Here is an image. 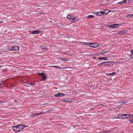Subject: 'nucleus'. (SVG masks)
<instances>
[{"instance_id":"f257e3e1","label":"nucleus","mask_w":133,"mask_h":133,"mask_svg":"<svg viewBox=\"0 0 133 133\" xmlns=\"http://www.w3.org/2000/svg\"><path fill=\"white\" fill-rule=\"evenodd\" d=\"M19 49V48L17 46H11L8 48V50L10 51L13 50H18Z\"/></svg>"},{"instance_id":"f03ea898","label":"nucleus","mask_w":133,"mask_h":133,"mask_svg":"<svg viewBox=\"0 0 133 133\" xmlns=\"http://www.w3.org/2000/svg\"><path fill=\"white\" fill-rule=\"evenodd\" d=\"M65 95L63 93L58 92L57 94H55L54 95V96L56 97H59L64 96Z\"/></svg>"},{"instance_id":"7ed1b4c3","label":"nucleus","mask_w":133,"mask_h":133,"mask_svg":"<svg viewBox=\"0 0 133 133\" xmlns=\"http://www.w3.org/2000/svg\"><path fill=\"white\" fill-rule=\"evenodd\" d=\"M108 64H107V62H102L100 64H99L98 65V66L101 67L102 66H108Z\"/></svg>"},{"instance_id":"20e7f679","label":"nucleus","mask_w":133,"mask_h":133,"mask_svg":"<svg viewBox=\"0 0 133 133\" xmlns=\"http://www.w3.org/2000/svg\"><path fill=\"white\" fill-rule=\"evenodd\" d=\"M18 132L22 130L24 128V125H22V124H18Z\"/></svg>"},{"instance_id":"39448f33","label":"nucleus","mask_w":133,"mask_h":133,"mask_svg":"<svg viewBox=\"0 0 133 133\" xmlns=\"http://www.w3.org/2000/svg\"><path fill=\"white\" fill-rule=\"evenodd\" d=\"M94 14L98 16H101L103 15V11L98 12H94Z\"/></svg>"},{"instance_id":"423d86ee","label":"nucleus","mask_w":133,"mask_h":133,"mask_svg":"<svg viewBox=\"0 0 133 133\" xmlns=\"http://www.w3.org/2000/svg\"><path fill=\"white\" fill-rule=\"evenodd\" d=\"M42 114L41 112L32 114L30 115V116L31 117H34L38 115Z\"/></svg>"},{"instance_id":"0eeeda50","label":"nucleus","mask_w":133,"mask_h":133,"mask_svg":"<svg viewBox=\"0 0 133 133\" xmlns=\"http://www.w3.org/2000/svg\"><path fill=\"white\" fill-rule=\"evenodd\" d=\"M92 45H91L90 46L92 48H96L97 47L99 46V45L98 44L95 43H92Z\"/></svg>"},{"instance_id":"6e6552de","label":"nucleus","mask_w":133,"mask_h":133,"mask_svg":"<svg viewBox=\"0 0 133 133\" xmlns=\"http://www.w3.org/2000/svg\"><path fill=\"white\" fill-rule=\"evenodd\" d=\"M18 125H16L12 127V128L13 130L17 132H18Z\"/></svg>"},{"instance_id":"1a4fd4ad","label":"nucleus","mask_w":133,"mask_h":133,"mask_svg":"<svg viewBox=\"0 0 133 133\" xmlns=\"http://www.w3.org/2000/svg\"><path fill=\"white\" fill-rule=\"evenodd\" d=\"M49 46H43L42 45V51H47L49 49Z\"/></svg>"},{"instance_id":"9d476101","label":"nucleus","mask_w":133,"mask_h":133,"mask_svg":"<svg viewBox=\"0 0 133 133\" xmlns=\"http://www.w3.org/2000/svg\"><path fill=\"white\" fill-rule=\"evenodd\" d=\"M46 79V76L44 73L42 72V81H45Z\"/></svg>"},{"instance_id":"9b49d317","label":"nucleus","mask_w":133,"mask_h":133,"mask_svg":"<svg viewBox=\"0 0 133 133\" xmlns=\"http://www.w3.org/2000/svg\"><path fill=\"white\" fill-rule=\"evenodd\" d=\"M111 11V10L108 9L105 10L104 12H103V15H106L109 12H110Z\"/></svg>"},{"instance_id":"f8f14e48","label":"nucleus","mask_w":133,"mask_h":133,"mask_svg":"<svg viewBox=\"0 0 133 133\" xmlns=\"http://www.w3.org/2000/svg\"><path fill=\"white\" fill-rule=\"evenodd\" d=\"M128 31L126 30H124L123 31H119L118 33L119 34H124L126 33Z\"/></svg>"},{"instance_id":"ddd939ff","label":"nucleus","mask_w":133,"mask_h":133,"mask_svg":"<svg viewBox=\"0 0 133 133\" xmlns=\"http://www.w3.org/2000/svg\"><path fill=\"white\" fill-rule=\"evenodd\" d=\"M50 66L51 67H52L53 68H61V69H63L65 68V67H60V66H56V65L51 66Z\"/></svg>"},{"instance_id":"4468645a","label":"nucleus","mask_w":133,"mask_h":133,"mask_svg":"<svg viewBox=\"0 0 133 133\" xmlns=\"http://www.w3.org/2000/svg\"><path fill=\"white\" fill-rule=\"evenodd\" d=\"M98 59H99V60H102L103 59H104L105 60H107L108 59V58L107 57H98Z\"/></svg>"},{"instance_id":"2eb2a0df","label":"nucleus","mask_w":133,"mask_h":133,"mask_svg":"<svg viewBox=\"0 0 133 133\" xmlns=\"http://www.w3.org/2000/svg\"><path fill=\"white\" fill-rule=\"evenodd\" d=\"M79 20V19H78L76 18V17H73V18L72 19V20L71 21L72 22H76L78 21Z\"/></svg>"},{"instance_id":"dca6fc26","label":"nucleus","mask_w":133,"mask_h":133,"mask_svg":"<svg viewBox=\"0 0 133 133\" xmlns=\"http://www.w3.org/2000/svg\"><path fill=\"white\" fill-rule=\"evenodd\" d=\"M131 0H124L123 2H124L123 4H125L126 3H128L129 2H131Z\"/></svg>"},{"instance_id":"f3484780","label":"nucleus","mask_w":133,"mask_h":133,"mask_svg":"<svg viewBox=\"0 0 133 133\" xmlns=\"http://www.w3.org/2000/svg\"><path fill=\"white\" fill-rule=\"evenodd\" d=\"M114 63L112 62H107V64L108 65V66H110L111 65H113L114 64Z\"/></svg>"},{"instance_id":"a211bd4d","label":"nucleus","mask_w":133,"mask_h":133,"mask_svg":"<svg viewBox=\"0 0 133 133\" xmlns=\"http://www.w3.org/2000/svg\"><path fill=\"white\" fill-rule=\"evenodd\" d=\"M84 43V44L86 45H87L88 46H91V45H92V43H85V42H83Z\"/></svg>"},{"instance_id":"6ab92c4d","label":"nucleus","mask_w":133,"mask_h":133,"mask_svg":"<svg viewBox=\"0 0 133 133\" xmlns=\"http://www.w3.org/2000/svg\"><path fill=\"white\" fill-rule=\"evenodd\" d=\"M39 30H34L32 31V33L34 34H38L39 33Z\"/></svg>"},{"instance_id":"aec40b11","label":"nucleus","mask_w":133,"mask_h":133,"mask_svg":"<svg viewBox=\"0 0 133 133\" xmlns=\"http://www.w3.org/2000/svg\"><path fill=\"white\" fill-rule=\"evenodd\" d=\"M115 25L114 24H111L110 25H109L107 27L108 28H115Z\"/></svg>"},{"instance_id":"412c9836","label":"nucleus","mask_w":133,"mask_h":133,"mask_svg":"<svg viewBox=\"0 0 133 133\" xmlns=\"http://www.w3.org/2000/svg\"><path fill=\"white\" fill-rule=\"evenodd\" d=\"M128 115V116H126V117L125 118V119L126 118H128L131 117H133V115L131 114H127Z\"/></svg>"},{"instance_id":"4be33fe9","label":"nucleus","mask_w":133,"mask_h":133,"mask_svg":"<svg viewBox=\"0 0 133 133\" xmlns=\"http://www.w3.org/2000/svg\"><path fill=\"white\" fill-rule=\"evenodd\" d=\"M118 117V118L125 119V118L122 115H119Z\"/></svg>"},{"instance_id":"5701e85b","label":"nucleus","mask_w":133,"mask_h":133,"mask_svg":"<svg viewBox=\"0 0 133 133\" xmlns=\"http://www.w3.org/2000/svg\"><path fill=\"white\" fill-rule=\"evenodd\" d=\"M116 74V72H113L112 73H108L106 74V75H107L108 76H111L112 75H114Z\"/></svg>"},{"instance_id":"b1692460","label":"nucleus","mask_w":133,"mask_h":133,"mask_svg":"<svg viewBox=\"0 0 133 133\" xmlns=\"http://www.w3.org/2000/svg\"><path fill=\"white\" fill-rule=\"evenodd\" d=\"M131 59H133V57H132V56H133V49H132V50H131Z\"/></svg>"},{"instance_id":"393cba45","label":"nucleus","mask_w":133,"mask_h":133,"mask_svg":"<svg viewBox=\"0 0 133 133\" xmlns=\"http://www.w3.org/2000/svg\"><path fill=\"white\" fill-rule=\"evenodd\" d=\"M127 17L130 18H133V14H129L127 16Z\"/></svg>"},{"instance_id":"a878e982","label":"nucleus","mask_w":133,"mask_h":133,"mask_svg":"<svg viewBox=\"0 0 133 133\" xmlns=\"http://www.w3.org/2000/svg\"><path fill=\"white\" fill-rule=\"evenodd\" d=\"M94 17V16L93 15H89L88 16V18H90Z\"/></svg>"},{"instance_id":"bb28decb","label":"nucleus","mask_w":133,"mask_h":133,"mask_svg":"<svg viewBox=\"0 0 133 133\" xmlns=\"http://www.w3.org/2000/svg\"><path fill=\"white\" fill-rule=\"evenodd\" d=\"M123 3H124V2H123V1L121 2H118V3L120 5H122L123 4Z\"/></svg>"},{"instance_id":"cd10ccee","label":"nucleus","mask_w":133,"mask_h":133,"mask_svg":"<svg viewBox=\"0 0 133 133\" xmlns=\"http://www.w3.org/2000/svg\"><path fill=\"white\" fill-rule=\"evenodd\" d=\"M64 101L65 102H70V101H69V100L68 99H64Z\"/></svg>"},{"instance_id":"c85d7f7f","label":"nucleus","mask_w":133,"mask_h":133,"mask_svg":"<svg viewBox=\"0 0 133 133\" xmlns=\"http://www.w3.org/2000/svg\"><path fill=\"white\" fill-rule=\"evenodd\" d=\"M114 25H115V28L118 27L119 26V25L117 24H114Z\"/></svg>"},{"instance_id":"c756f323","label":"nucleus","mask_w":133,"mask_h":133,"mask_svg":"<svg viewBox=\"0 0 133 133\" xmlns=\"http://www.w3.org/2000/svg\"><path fill=\"white\" fill-rule=\"evenodd\" d=\"M108 51H103L102 52V54H106Z\"/></svg>"},{"instance_id":"7c9ffc66","label":"nucleus","mask_w":133,"mask_h":133,"mask_svg":"<svg viewBox=\"0 0 133 133\" xmlns=\"http://www.w3.org/2000/svg\"><path fill=\"white\" fill-rule=\"evenodd\" d=\"M47 64V62H42V65H45V64Z\"/></svg>"},{"instance_id":"2f4dec72","label":"nucleus","mask_w":133,"mask_h":133,"mask_svg":"<svg viewBox=\"0 0 133 133\" xmlns=\"http://www.w3.org/2000/svg\"><path fill=\"white\" fill-rule=\"evenodd\" d=\"M73 16H70V21H71L72 20V19L73 18Z\"/></svg>"},{"instance_id":"473e14b6","label":"nucleus","mask_w":133,"mask_h":133,"mask_svg":"<svg viewBox=\"0 0 133 133\" xmlns=\"http://www.w3.org/2000/svg\"><path fill=\"white\" fill-rule=\"evenodd\" d=\"M122 115H123V116L124 117V116H128V115H127V114H122Z\"/></svg>"},{"instance_id":"72a5a7b5","label":"nucleus","mask_w":133,"mask_h":133,"mask_svg":"<svg viewBox=\"0 0 133 133\" xmlns=\"http://www.w3.org/2000/svg\"><path fill=\"white\" fill-rule=\"evenodd\" d=\"M61 59L62 60H66V58H61Z\"/></svg>"},{"instance_id":"f704fd0d","label":"nucleus","mask_w":133,"mask_h":133,"mask_svg":"<svg viewBox=\"0 0 133 133\" xmlns=\"http://www.w3.org/2000/svg\"><path fill=\"white\" fill-rule=\"evenodd\" d=\"M67 18L68 19H70V15H68L67 16Z\"/></svg>"},{"instance_id":"c9c22d12","label":"nucleus","mask_w":133,"mask_h":133,"mask_svg":"<svg viewBox=\"0 0 133 133\" xmlns=\"http://www.w3.org/2000/svg\"><path fill=\"white\" fill-rule=\"evenodd\" d=\"M110 131H104L105 133H110Z\"/></svg>"},{"instance_id":"e433bc0d","label":"nucleus","mask_w":133,"mask_h":133,"mask_svg":"<svg viewBox=\"0 0 133 133\" xmlns=\"http://www.w3.org/2000/svg\"><path fill=\"white\" fill-rule=\"evenodd\" d=\"M130 122L131 123H133V118L130 120Z\"/></svg>"},{"instance_id":"4c0bfd02","label":"nucleus","mask_w":133,"mask_h":133,"mask_svg":"<svg viewBox=\"0 0 133 133\" xmlns=\"http://www.w3.org/2000/svg\"><path fill=\"white\" fill-rule=\"evenodd\" d=\"M37 74L40 76H42V73H38Z\"/></svg>"},{"instance_id":"58836bf2","label":"nucleus","mask_w":133,"mask_h":133,"mask_svg":"<svg viewBox=\"0 0 133 133\" xmlns=\"http://www.w3.org/2000/svg\"><path fill=\"white\" fill-rule=\"evenodd\" d=\"M35 85V83H31V85Z\"/></svg>"},{"instance_id":"ea45409f","label":"nucleus","mask_w":133,"mask_h":133,"mask_svg":"<svg viewBox=\"0 0 133 133\" xmlns=\"http://www.w3.org/2000/svg\"><path fill=\"white\" fill-rule=\"evenodd\" d=\"M121 102L122 103H126V102H124V101H122V102Z\"/></svg>"},{"instance_id":"a19ab883","label":"nucleus","mask_w":133,"mask_h":133,"mask_svg":"<svg viewBox=\"0 0 133 133\" xmlns=\"http://www.w3.org/2000/svg\"><path fill=\"white\" fill-rule=\"evenodd\" d=\"M3 23V21H0V23Z\"/></svg>"},{"instance_id":"79ce46f5","label":"nucleus","mask_w":133,"mask_h":133,"mask_svg":"<svg viewBox=\"0 0 133 133\" xmlns=\"http://www.w3.org/2000/svg\"><path fill=\"white\" fill-rule=\"evenodd\" d=\"M2 84L4 83V81H3V80L2 81Z\"/></svg>"},{"instance_id":"37998d69","label":"nucleus","mask_w":133,"mask_h":133,"mask_svg":"<svg viewBox=\"0 0 133 133\" xmlns=\"http://www.w3.org/2000/svg\"><path fill=\"white\" fill-rule=\"evenodd\" d=\"M2 85V84H0V86H1V85ZM0 87H1V86H0Z\"/></svg>"},{"instance_id":"c03bdc74","label":"nucleus","mask_w":133,"mask_h":133,"mask_svg":"<svg viewBox=\"0 0 133 133\" xmlns=\"http://www.w3.org/2000/svg\"><path fill=\"white\" fill-rule=\"evenodd\" d=\"M100 105H103V104H101Z\"/></svg>"},{"instance_id":"a18cd8bd","label":"nucleus","mask_w":133,"mask_h":133,"mask_svg":"<svg viewBox=\"0 0 133 133\" xmlns=\"http://www.w3.org/2000/svg\"><path fill=\"white\" fill-rule=\"evenodd\" d=\"M43 107V106H42V107Z\"/></svg>"},{"instance_id":"49530a36","label":"nucleus","mask_w":133,"mask_h":133,"mask_svg":"<svg viewBox=\"0 0 133 133\" xmlns=\"http://www.w3.org/2000/svg\"><path fill=\"white\" fill-rule=\"evenodd\" d=\"M42 114H43V113L42 112Z\"/></svg>"},{"instance_id":"de8ad7c7","label":"nucleus","mask_w":133,"mask_h":133,"mask_svg":"<svg viewBox=\"0 0 133 133\" xmlns=\"http://www.w3.org/2000/svg\"><path fill=\"white\" fill-rule=\"evenodd\" d=\"M1 88V87H0V88Z\"/></svg>"}]
</instances>
